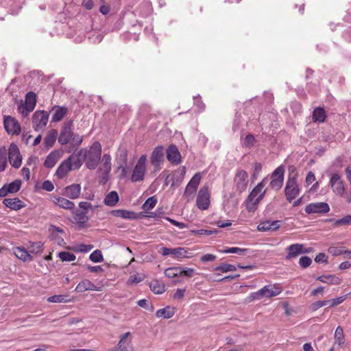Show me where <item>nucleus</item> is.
<instances>
[{"label": "nucleus", "instance_id": "nucleus-13", "mask_svg": "<svg viewBox=\"0 0 351 351\" xmlns=\"http://www.w3.org/2000/svg\"><path fill=\"white\" fill-rule=\"evenodd\" d=\"M330 211V206L326 202H313L306 206L307 214H325Z\"/></svg>", "mask_w": 351, "mask_h": 351}, {"label": "nucleus", "instance_id": "nucleus-29", "mask_svg": "<svg viewBox=\"0 0 351 351\" xmlns=\"http://www.w3.org/2000/svg\"><path fill=\"white\" fill-rule=\"evenodd\" d=\"M73 169L71 167L70 162L66 160H64L58 167L56 175L60 179L64 178L67 173Z\"/></svg>", "mask_w": 351, "mask_h": 351}, {"label": "nucleus", "instance_id": "nucleus-40", "mask_svg": "<svg viewBox=\"0 0 351 351\" xmlns=\"http://www.w3.org/2000/svg\"><path fill=\"white\" fill-rule=\"evenodd\" d=\"M111 213L114 217L123 219H134L135 217V213L125 210H114Z\"/></svg>", "mask_w": 351, "mask_h": 351}, {"label": "nucleus", "instance_id": "nucleus-11", "mask_svg": "<svg viewBox=\"0 0 351 351\" xmlns=\"http://www.w3.org/2000/svg\"><path fill=\"white\" fill-rule=\"evenodd\" d=\"M8 159L10 165L14 168H19L22 162V156L19 149L14 143H11L8 149Z\"/></svg>", "mask_w": 351, "mask_h": 351}, {"label": "nucleus", "instance_id": "nucleus-56", "mask_svg": "<svg viewBox=\"0 0 351 351\" xmlns=\"http://www.w3.org/2000/svg\"><path fill=\"white\" fill-rule=\"evenodd\" d=\"M6 167V152L5 149L0 150V171L5 170Z\"/></svg>", "mask_w": 351, "mask_h": 351}, {"label": "nucleus", "instance_id": "nucleus-63", "mask_svg": "<svg viewBox=\"0 0 351 351\" xmlns=\"http://www.w3.org/2000/svg\"><path fill=\"white\" fill-rule=\"evenodd\" d=\"M328 304V301L327 300H323V301H317L314 303L312 304L311 305V308L313 311H316L317 310L318 308L325 306Z\"/></svg>", "mask_w": 351, "mask_h": 351}, {"label": "nucleus", "instance_id": "nucleus-45", "mask_svg": "<svg viewBox=\"0 0 351 351\" xmlns=\"http://www.w3.org/2000/svg\"><path fill=\"white\" fill-rule=\"evenodd\" d=\"M236 270L237 267L229 263H221L214 269V271H221L222 272L234 271Z\"/></svg>", "mask_w": 351, "mask_h": 351}, {"label": "nucleus", "instance_id": "nucleus-52", "mask_svg": "<svg viewBox=\"0 0 351 351\" xmlns=\"http://www.w3.org/2000/svg\"><path fill=\"white\" fill-rule=\"evenodd\" d=\"M247 249H242L239 247H228L226 250H223L221 251L222 253L228 254V253H232V254H244L245 252H247Z\"/></svg>", "mask_w": 351, "mask_h": 351}, {"label": "nucleus", "instance_id": "nucleus-5", "mask_svg": "<svg viewBox=\"0 0 351 351\" xmlns=\"http://www.w3.org/2000/svg\"><path fill=\"white\" fill-rule=\"evenodd\" d=\"M36 95L34 92H29L26 94L25 104H21L18 107L19 112L24 117H27L32 112L36 106Z\"/></svg>", "mask_w": 351, "mask_h": 351}, {"label": "nucleus", "instance_id": "nucleus-64", "mask_svg": "<svg viewBox=\"0 0 351 351\" xmlns=\"http://www.w3.org/2000/svg\"><path fill=\"white\" fill-rule=\"evenodd\" d=\"M216 258L217 256L214 254H206L201 257L200 261L202 263H206L208 261H214L216 259Z\"/></svg>", "mask_w": 351, "mask_h": 351}, {"label": "nucleus", "instance_id": "nucleus-15", "mask_svg": "<svg viewBox=\"0 0 351 351\" xmlns=\"http://www.w3.org/2000/svg\"><path fill=\"white\" fill-rule=\"evenodd\" d=\"M86 156V149H81L77 154L71 155L67 159L73 169H78L82 166Z\"/></svg>", "mask_w": 351, "mask_h": 351}, {"label": "nucleus", "instance_id": "nucleus-60", "mask_svg": "<svg viewBox=\"0 0 351 351\" xmlns=\"http://www.w3.org/2000/svg\"><path fill=\"white\" fill-rule=\"evenodd\" d=\"M137 304L142 307V308H144L145 309H147V310H153V306L151 304V303L145 300V299H143V300H140L137 302Z\"/></svg>", "mask_w": 351, "mask_h": 351}, {"label": "nucleus", "instance_id": "nucleus-30", "mask_svg": "<svg viewBox=\"0 0 351 351\" xmlns=\"http://www.w3.org/2000/svg\"><path fill=\"white\" fill-rule=\"evenodd\" d=\"M52 110L54 112L51 119L52 121L58 122L66 115L68 109L64 106H55L52 108Z\"/></svg>", "mask_w": 351, "mask_h": 351}, {"label": "nucleus", "instance_id": "nucleus-4", "mask_svg": "<svg viewBox=\"0 0 351 351\" xmlns=\"http://www.w3.org/2000/svg\"><path fill=\"white\" fill-rule=\"evenodd\" d=\"M147 156L142 155L138 160L132 173L131 180L133 182L143 181L146 173Z\"/></svg>", "mask_w": 351, "mask_h": 351}, {"label": "nucleus", "instance_id": "nucleus-33", "mask_svg": "<svg viewBox=\"0 0 351 351\" xmlns=\"http://www.w3.org/2000/svg\"><path fill=\"white\" fill-rule=\"evenodd\" d=\"M99 171L104 174L108 175L111 171V156L105 154L101 159V165L99 167Z\"/></svg>", "mask_w": 351, "mask_h": 351}, {"label": "nucleus", "instance_id": "nucleus-27", "mask_svg": "<svg viewBox=\"0 0 351 351\" xmlns=\"http://www.w3.org/2000/svg\"><path fill=\"white\" fill-rule=\"evenodd\" d=\"M3 203L6 207L14 210H20L25 206V204L17 197L4 199Z\"/></svg>", "mask_w": 351, "mask_h": 351}, {"label": "nucleus", "instance_id": "nucleus-46", "mask_svg": "<svg viewBox=\"0 0 351 351\" xmlns=\"http://www.w3.org/2000/svg\"><path fill=\"white\" fill-rule=\"evenodd\" d=\"M68 296L64 295H55L47 298V301L53 303L68 302L70 300L67 299Z\"/></svg>", "mask_w": 351, "mask_h": 351}, {"label": "nucleus", "instance_id": "nucleus-32", "mask_svg": "<svg viewBox=\"0 0 351 351\" xmlns=\"http://www.w3.org/2000/svg\"><path fill=\"white\" fill-rule=\"evenodd\" d=\"M88 290L97 291L96 286L89 280H82L76 287L75 291L78 293L84 292Z\"/></svg>", "mask_w": 351, "mask_h": 351}, {"label": "nucleus", "instance_id": "nucleus-43", "mask_svg": "<svg viewBox=\"0 0 351 351\" xmlns=\"http://www.w3.org/2000/svg\"><path fill=\"white\" fill-rule=\"evenodd\" d=\"M157 198L155 196L149 197L145 202L143 204L142 208L143 210L147 212L155 207L157 204Z\"/></svg>", "mask_w": 351, "mask_h": 351}, {"label": "nucleus", "instance_id": "nucleus-1", "mask_svg": "<svg viewBox=\"0 0 351 351\" xmlns=\"http://www.w3.org/2000/svg\"><path fill=\"white\" fill-rule=\"evenodd\" d=\"M73 121H69L64 123L58 136V142L61 145L71 143L73 146H78L82 143V138L75 134L72 131Z\"/></svg>", "mask_w": 351, "mask_h": 351}, {"label": "nucleus", "instance_id": "nucleus-62", "mask_svg": "<svg viewBox=\"0 0 351 351\" xmlns=\"http://www.w3.org/2000/svg\"><path fill=\"white\" fill-rule=\"evenodd\" d=\"M42 189L47 191H52L54 189L53 184L49 180H45L43 182Z\"/></svg>", "mask_w": 351, "mask_h": 351}, {"label": "nucleus", "instance_id": "nucleus-34", "mask_svg": "<svg viewBox=\"0 0 351 351\" xmlns=\"http://www.w3.org/2000/svg\"><path fill=\"white\" fill-rule=\"evenodd\" d=\"M175 314V310L173 307L166 306L165 308L158 310L156 313L157 317H162L165 319H169L172 317Z\"/></svg>", "mask_w": 351, "mask_h": 351}, {"label": "nucleus", "instance_id": "nucleus-12", "mask_svg": "<svg viewBox=\"0 0 351 351\" xmlns=\"http://www.w3.org/2000/svg\"><path fill=\"white\" fill-rule=\"evenodd\" d=\"M164 160V147L162 145L156 147L150 156L151 165L154 169L158 171L160 169V165Z\"/></svg>", "mask_w": 351, "mask_h": 351}, {"label": "nucleus", "instance_id": "nucleus-57", "mask_svg": "<svg viewBox=\"0 0 351 351\" xmlns=\"http://www.w3.org/2000/svg\"><path fill=\"white\" fill-rule=\"evenodd\" d=\"M312 260L310 257L304 256L299 260V265L302 268H307L311 265Z\"/></svg>", "mask_w": 351, "mask_h": 351}, {"label": "nucleus", "instance_id": "nucleus-24", "mask_svg": "<svg viewBox=\"0 0 351 351\" xmlns=\"http://www.w3.org/2000/svg\"><path fill=\"white\" fill-rule=\"evenodd\" d=\"M201 179L202 176L200 173H195L186 185L185 193L189 195L195 193L197 191L198 185L199 184Z\"/></svg>", "mask_w": 351, "mask_h": 351}, {"label": "nucleus", "instance_id": "nucleus-39", "mask_svg": "<svg viewBox=\"0 0 351 351\" xmlns=\"http://www.w3.org/2000/svg\"><path fill=\"white\" fill-rule=\"evenodd\" d=\"M326 115L324 110L322 108H316L313 112L312 118L314 122H324Z\"/></svg>", "mask_w": 351, "mask_h": 351}, {"label": "nucleus", "instance_id": "nucleus-50", "mask_svg": "<svg viewBox=\"0 0 351 351\" xmlns=\"http://www.w3.org/2000/svg\"><path fill=\"white\" fill-rule=\"evenodd\" d=\"M91 261L94 263H101L104 261L102 253L100 250H96L93 252L89 256Z\"/></svg>", "mask_w": 351, "mask_h": 351}, {"label": "nucleus", "instance_id": "nucleus-42", "mask_svg": "<svg viewBox=\"0 0 351 351\" xmlns=\"http://www.w3.org/2000/svg\"><path fill=\"white\" fill-rule=\"evenodd\" d=\"M149 287L151 290L156 294H161L165 291V287L163 284L158 281H154L150 283Z\"/></svg>", "mask_w": 351, "mask_h": 351}, {"label": "nucleus", "instance_id": "nucleus-44", "mask_svg": "<svg viewBox=\"0 0 351 351\" xmlns=\"http://www.w3.org/2000/svg\"><path fill=\"white\" fill-rule=\"evenodd\" d=\"M330 221H334V223L337 226H348L351 224V215H348L345 216L344 217L334 220L332 219H329Z\"/></svg>", "mask_w": 351, "mask_h": 351}, {"label": "nucleus", "instance_id": "nucleus-54", "mask_svg": "<svg viewBox=\"0 0 351 351\" xmlns=\"http://www.w3.org/2000/svg\"><path fill=\"white\" fill-rule=\"evenodd\" d=\"M98 206V205L93 206L90 202H80L79 203V207L81 209L86 211L87 213L89 209L91 210H95L97 209Z\"/></svg>", "mask_w": 351, "mask_h": 351}, {"label": "nucleus", "instance_id": "nucleus-38", "mask_svg": "<svg viewBox=\"0 0 351 351\" xmlns=\"http://www.w3.org/2000/svg\"><path fill=\"white\" fill-rule=\"evenodd\" d=\"M119 199L118 193L112 191L106 196L104 202L106 206H114L119 202Z\"/></svg>", "mask_w": 351, "mask_h": 351}, {"label": "nucleus", "instance_id": "nucleus-20", "mask_svg": "<svg viewBox=\"0 0 351 351\" xmlns=\"http://www.w3.org/2000/svg\"><path fill=\"white\" fill-rule=\"evenodd\" d=\"M282 292V289L276 285H266L260 289V293H262L263 298H271L278 295Z\"/></svg>", "mask_w": 351, "mask_h": 351}, {"label": "nucleus", "instance_id": "nucleus-2", "mask_svg": "<svg viewBox=\"0 0 351 351\" xmlns=\"http://www.w3.org/2000/svg\"><path fill=\"white\" fill-rule=\"evenodd\" d=\"M101 145L98 141H95L90 146L89 149L86 150L85 157L86 165L88 169H95L101 159Z\"/></svg>", "mask_w": 351, "mask_h": 351}, {"label": "nucleus", "instance_id": "nucleus-3", "mask_svg": "<svg viewBox=\"0 0 351 351\" xmlns=\"http://www.w3.org/2000/svg\"><path fill=\"white\" fill-rule=\"evenodd\" d=\"M298 173H289L285 189V195L287 200L291 202L300 193V188L297 182Z\"/></svg>", "mask_w": 351, "mask_h": 351}, {"label": "nucleus", "instance_id": "nucleus-9", "mask_svg": "<svg viewBox=\"0 0 351 351\" xmlns=\"http://www.w3.org/2000/svg\"><path fill=\"white\" fill-rule=\"evenodd\" d=\"M4 128L8 134L18 135L21 132V125L19 121L11 116H4Z\"/></svg>", "mask_w": 351, "mask_h": 351}, {"label": "nucleus", "instance_id": "nucleus-37", "mask_svg": "<svg viewBox=\"0 0 351 351\" xmlns=\"http://www.w3.org/2000/svg\"><path fill=\"white\" fill-rule=\"evenodd\" d=\"M58 136V131L56 130H51L49 134L45 136L44 143L47 148L53 146Z\"/></svg>", "mask_w": 351, "mask_h": 351}, {"label": "nucleus", "instance_id": "nucleus-22", "mask_svg": "<svg viewBox=\"0 0 351 351\" xmlns=\"http://www.w3.org/2000/svg\"><path fill=\"white\" fill-rule=\"evenodd\" d=\"M81 193V186L79 184H73L64 189L63 194L70 199H77Z\"/></svg>", "mask_w": 351, "mask_h": 351}, {"label": "nucleus", "instance_id": "nucleus-23", "mask_svg": "<svg viewBox=\"0 0 351 351\" xmlns=\"http://www.w3.org/2000/svg\"><path fill=\"white\" fill-rule=\"evenodd\" d=\"M266 184V179L264 178L261 182H259L250 193L248 195L250 197L257 198L259 200H262L267 189H264Z\"/></svg>", "mask_w": 351, "mask_h": 351}, {"label": "nucleus", "instance_id": "nucleus-59", "mask_svg": "<svg viewBox=\"0 0 351 351\" xmlns=\"http://www.w3.org/2000/svg\"><path fill=\"white\" fill-rule=\"evenodd\" d=\"M256 139L252 134H248L245 136L244 140V145L245 147H252L254 145Z\"/></svg>", "mask_w": 351, "mask_h": 351}, {"label": "nucleus", "instance_id": "nucleus-8", "mask_svg": "<svg viewBox=\"0 0 351 351\" xmlns=\"http://www.w3.org/2000/svg\"><path fill=\"white\" fill-rule=\"evenodd\" d=\"M285 169L282 166L277 167L271 173L270 186L271 189L279 191L283 184L284 182Z\"/></svg>", "mask_w": 351, "mask_h": 351}, {"label": "nucleus", "instance_id": "nucleus-47", "mask_svg": "<svg viewBox=\"0 0 351 351\" xmlns=\"http://www.w3.org/2000/svg\"><path fill=\"white\" fill-rule=\"evenodd\" d=\"M335 339L336 343L339 344V346H341L344 343V335L343 329L341 326H338L336 328L335 332Z\"/></svg>", "mask_w": 351, "mask_h": 351}, {"label": "nucleus", "instance_id": "nucleus-58", "mask_svg": "<svg viewBox=\"0 0 351 351\" xmlns=\"http://www.w3.org/2000/svg\"><path fill=\"white\" fill-rule=\"evenodd\" d=\"M263 298L262 293H260V289L256 292L251 293L247 298L246 301L247 302H252L254 300H258Z\"/></svg>", "mask_w": 351, "mask_h": 351}, {"label": "nucleus", "instance_id": "nucleus-35", "mask_svg": "<svg viewBox=\"0 0 351 351\" xmlns=\"http://www.w3.org/2000/svg\"><path fill=\"white\" fill-rule=\"evenodd\" d=\"M261 201L257 198L248 195L245 201L246 209L251 213L255 212Z\"/></svg>", "mask_w": 351, "mask_h": 351}, {"label": "nucleus", "instance_id": "nucleus-10", "mask_svg": "<svg viewBox=\"0 0 351 351\" xmlns=\"http://www.w3.org/2000/svg\"><path fill=\"white\" fill-rule=\"evenodd\" d=\"M196 203L197 207L201 210H206L210 204V193L208 186H203L200 188Z\"/></svg>", "mask_w": 351, "mask_h": 351}, {"label": "nucleus", "instance_id": "nucleus-53", "mask_svg": "<svg viewBox=\"0 0 351 351\" xmlns=\"http://www.w3.org/2000/svg\"><path fill=\"white\" fill-rule=\"evenodd\" d=\"M349 294H351V292L349 293L347 295H343V296H341V297H339V298H334V299H332V300H327L328 301V304H329L330 306H337V305L341 304L347 298V296Z\"/></svg>", "mask_w": 351, "mask_h": 351}, {"label": "nucleus", "instance_id": "nucleus-18", "mask_svg": "<svg viewBox=\"0 0 351 351\" xmlns=\"http://www.w3.org/2000/svg\"><path fill=\"white\" fill-rule=\"evenodd\" d=\"M167 158L173 165H178L181 162V155L178 147L171 145L166 150Z\"/></svg>", "mask_w": 351, "mask_h": 351}, {"label": "nucleus", "instance_id": "nucleus-16", "mask_svg": "<svg viewBox=\"0 0 351 351\" xmlns=\"http://www.w3.org/2000/svg\"><path fill=\"white\" fill-rule=\"evenodd\" d=\"M160 253L163 256H168L171 254L174 258H177L190 257L186 254L187 252L184 247L168 248L166 247H162L160 248Z\"/></svg>", "mask_w": 351, "mask_h": 351}, {"label": "nucleus", "instance_id": "nucleus-26", "mask_svg": "<svg viewBox=\"0 0 351 351\" xmlns=\"http://www.w3.org/2000/svg\"><path fill=\"white\" fill-rule=\"evenodd\" d=\"M73 219L80 228H84L85 224L88 221L89 217L87 212L82 210H75L73 213Z\"/></svg>", "mask_w": 351, "mask_h": 351}, {"label": "nucleus", "instance_id": "nucleus-25", "mask_svg": "<svg viewBox=\"0 0 351 351\" xmlns=\"http://www.w3.org/2000/svg\"><path fill=\"white\" fill-rule=\"evenodd\" d=\"M52 201L56 206L66 210H71L75 208V204L73 202L62 197L54 196Z\"/></svg>", "mask_w": 351, "mask_h": 351}, {"label": "nucleus", "instance_id": "nucleus-51", "mask_svg": "<svg viewBox=\"0 0 351 351\" xmlns=\"http://www.w3.org/2000/svg\"><path fill=\"white\" fill-rule=\"evenodd\" d=\"M328 252L331 255H332L334 256H339L341 254H343L344 252H346V249L344 247H338L331 246L328 248Z\"/></svg>", "mask_w": 351, "mask_h": 351}, {"label": "nucleus", "instance_id": "nucleus-49", "mask_svg": "<svg viewBox=\"0 0 351 351\" xmlns=\"http://www.w3.org/2000/svg\"><path fill=\"white\" fill-rule=\"evenodd\" d=\"M180 267H171L165 271V274L167 277L171 278L180 276Z\"/></svg>", "mask_w": 351, "mask_h": 351}, {"label": "nucleus", "instance_id": "nucleus-31", "mask_svg": "<svg viewBox=\"0 0 351 351\" xmlns=\"http://www.w3.org/2000/svg\"><path fill=\"white\" fill-rule=\"evenodd\" d=\"M60 158V153L57 151L51 152L46 158L44 165L46 168L53 167Z\"/></svg>", "mask_w": 351, "mask_h": 351}, {"label": "nucleus", "instance_id": "nucleus-28", "mask_svg": "<svg viewBox=\"0 0 351 351\" xmlns=\"http://www.w3.org/2000/svg\"><path fill=\"white\" fill-rule=\"evenodd\" d=\"M13 252L15 256L23 261H31L33 260V256L28 252V250L25 247H16L13 248Z\"/></svg>", "mask_w": 351, "mask_h": 351}, {"label": "nucleus", "instance_id": "nucleus-41", "mask_svg": "<svg viewBox=\"0 0 351 351\" xmlns=\"http://www.w3.org/2000/svg\"><path fill=\"white\" fill-rule=\"evenodd\" d=\"M28 252L32 254H41L43 251V244L41 242L30 243L27 247Z\"/></svg>", "mask_w": 351, "mask_h": 351}, {"label": "nucleus", "instance_id": "nucleus-21", "mask_svg": "<svg viewBox=\"0 0 351 351\" xmlns=\"http://www.w3.org/2000/svg\"><path fill=\"white\" fill-rule=\"evenodd\" d=\"M280 226V221L278 220L275 221H265L261 222L258 226L257 230L261 232L266 231H275L277 230Z\"/></svg>", "mask_w": 351, "mask_h": 351}, {"label": "nucleus", "instance_id": "nucleus-6", "mask_svg": "<svg viewBox=\"0 0 351 351\" xmlns=\"http://www.w3.org/2000/svg\"><path fill=\"white\" fill-rule=\"evenodd\" d=\"M329 185L330 186L332 192L339 196H342L346 191V183L342 180L340 175L338 173H333L331 175Z\"/></svg>", "mask_w": 351, "mask_h": 351}, {"label": "nucleus", "instance_id": "nucleus-55", "mask_svg": "<svg viewBox=\"0 0 351 351\" xmlns=\"http://www.w3.org/2000/svg\"><path fill=\"white\" fill-rule=\"evenodd\" d=\"M180 276H186L188 278L192 277L195 274V269L193 268H186V267H180Z\"/></svg>", "mask_w": 351, "mask_h": 351}, {"label": "nucleus", "instance_id": "nucleus-7", "mask_svg": "<svg viewBox=\"0 0 351 351\" xmlns=\"http://www.w3.org/2000/svg\"><path fill=\"white\" fill-rule=\"evenodd\" d=\"M49 120V114L44 110H37L32 117L34 128L36 131L43 130L47 125Z\"/></svg>", "mask_w": 351, "mask_h": 351}, {"label": "nucleus", "instance_id": "nucleus-48", "mask_svg": "<svg viewBox=\"0 0 351 351\" xmlns=\"http://www.w3.org/2000/svg\"><path fill=\"white\" fill-rule=\"evenodd\" d=\"M58 256L62 261L66 262L73 261L76 258L74 254L66 251L60 252Z\"/></svg>", "mask_w": 351, "mask_h": 351}, {"label": "nucleus", "instance_id": "nucleus-14", "mask_svg": "<svg viewBox=\"0 0 351 351\" xmlns=\"http://www.w3.org/2000/svg\"><path fill=\"white\" fill-rule=\"evenodd\" d=\"M237 190L242 193L246 190L248 183V174L245 170H239L234 179Z\"/></svg>", "mask_w": 351, "mask_h": 351}, {"label": "nucleus", "instance_id": "nucleus-17", "mask_svg": "<svg viewBox=\"0 0 351 351\" xmlns=\"http://www.w3.org/2000/svg\"><path fill=\"white\" fill-rule=\"evenodd\" d=\"M21 186V180H16L9 184H5L0 189V197H4L9 193L18 192Z\"/></svg>", "mask_w": 351, "mask_h": 351}, {"label": "nucleus", "instance_id": "nucleus-36", "mask_svg": "<svg viewBox=\"0 0 351 351\" xmlns=\"http://www.w3.org/2000/svg\"><path fill=\"white\" fill-rule=\"evenodd\" d=\"M317 280L323 283H327L329 285H339L341 282L339 278L335 275L320 276L317 278Z\"/></svg>", "mask_w": 351, "mask_h": 351}, {"label": "nucleus", "instance_id": "nucleus-19", "mask_svg": "<svg viewBox=\"0 0 351 351\" xmlns=\"http://www.w3.org/2000/svg\"><path fill=\"white\" fill-rule=\"evenodd\" d=\"M303 247L304 245L302 244L295 243L290 245L287 247V251L288 253L285 257V259L291 260L297 257L300 254L310 252L308 250H303Z\"/></svg>", "mask_w": 351, "mask_h": 351}, {"label": "nucleus", "instance_id": "nucleus-61", "mask_svg": "<svg viewBox=\"0 0 351 351\" xmlns=\"http://www.w3.org/2000/svg\"><path fill=\"white\" fill-rule=\"evenodd\" d=\"M194 102L197 106L199 112H202L205 109V104L202 101L201 98L199 97H194Z\"/></svg>", "mask_w": 351, "mask_h": 351}]
</instances>
